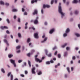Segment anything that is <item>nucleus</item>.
I'll use <instances>...</instances> for the list:
<instances>
[{
  "label": "nucleus",
  "instance_id": "nucleus-1",
  "mask_svg": "<svg viewBox=\"0 0 80 80\" xmlns=\"http://www.w3.org/2000/svg\"><path fill=\"white\" fill-rule=\"evenodd\" d=\"M61 3H59V6H58V12L60 13L61 15V17L62 18L63 16H64V13L62 12V8L61 6Z\"/></svg>",
  "mask_w": 80,
  "mask_h": 80
},
{
  "label": "nucleus",
  "instance_id": "nucleus-2",
  "mask_svg": "<svg viewBox=\"0 0 80 80\" xmlns=\"http://www.w3.org/2000/svg\"><path fill=\"white\" fill-rule=\"evenodd\" d=\"M38 57V55L37 54L35 55L34 56L35 57V60L36 62H38L39 63H41L42 62V60L41 59V60H40L39 59H38V58H37Z\"/></svg>",
  "mask_w": 80,
  "mask_h": 80
},
{
  "label": "nucleus",
  "instance_id": "nucleus-3",
  "mask_svg": "<svg viewBox=\"0 0 80 80\" xmlns=\"http://www.w3.org/2000/svg\"><path fill=\"white\" fill-rule=\"evenodd\" d=\"M45 54L46 55H47V56L48 57H51L52 56V54L51 53H50L49 54H48V50L47 49H45Z\"/></svg>",
  "mask_w": 80,
  "mask_h": 80
},
{
  "label": "nucleus",
  "instance_id": "nucleus-4",
  "mask_svg": "<svg viewBox=\"0 0 80 80\" xmlns=\"http://www.w3.org/2000/svg\"><path fill=\"white\" fill-rule=\"evenodd\" d=\"M10 61L11 62V63L14 65V67H16L15 60H13V59H10Z\"/></svg>",
  "mask_w": 80,
  "mask_h": 80
},
{
  "label": "nucleus",
  "instance_id": "nucleus-5",
  "mask_svg": "<svg viewBox=\"0 0 80 80\" xmlns=\"http://www.w3.org/2000/svg\"><path fill=\"white\" fill-rule=\"evenodd\" d=\"M36 70V68L35 67H33L32 68V69L31 70V72H32V74H35L36 73V72L35 70Z\"/></svg>",
  "mask_w": 80,
  "mask_h": 80
},
{
  "label": "nucleus",
  "instance_id": "nucleus-6",
  "mask_svg": "<svg viewBox=\"0 0 80 80\" xmlns=\"http://www.w3.org/2000/svg\"><path fill=\"white\" fill-rule=\"evenodd\" d=\"M38 13V10L36 9H35L34 10V12H32V15H37Z\"/></svg>",
  "mask_w": 80,
  "mask_h": 80
},
{
  "label": "nucleus",
  "instance_id": "nucleus-7",
  "mask_svg": "<svg viewBox=\"0 0 80 80\" xmlns=\"http://www.w3.org/2000/svg\"><path fill=\"white\" fill-rule=\"evenodd\" d=\"M50 6L48 5L43 4V8H50Z\"/></svg>",
  "mask_w": 80,
  "mask_h": 80
},
{
  "label": "nucleus",
  "instance_id": "nucleus-8",
  "mask_svg": "<svg viewBox=\"0 0 80 80\" xmlns=\"http://www.w3.org/2000/svg\"><path fill=\"white\" fill-rule=\"evenodd\" d=\"M34 36L35 38H38V33H34Z\"/></svg>",
  "mask_w": 80,
  "mask_h": 80
},
{
  "label": "nucleus",
  "instance_id": "nucleus-9",
  "mask_svg": "<svg viewBox=\"0 0 80 80\" xmlns=\"http://www.w3.org/2000/svg\"><path fill=\"white\" fill-rule=\"evenodd\" d=\"M1 28L2 30H3L4 29H8V27L6 26H4L3 27L2 26L1 27Z\"/></svg>",
  "mask_w": 80,
  "mask_h": 80
},
{
  "label": "nucleus",
  "instance_id": "nucleus-10",
  "mask_svg": "<svg viewBox=\"0 0 80 80\" xmlns=\"http://www.w3.org/2000/svg\"><path fill=\"white\" fill-rule=\"evenodd\" d=\"M38 20H37V19H35L34 21V23L35 24H38Z\"/></svg>",
  "mask_w": 80,
  "mask_h": 80
},
{
  "label": "nucleus",
  "instance_id": "nucleus-11",
  "mask_svg": "<svg viewBox=\"0 0 80 80\" xmlns=\"http://www.w3.org/2000/svg\"><path fill=\"white\" fill-rule=\"evenodd\" d=\"M47 37H45L43 40L41 41V43H44L47 40Z\"/></svg>",
  "mask_w": 80,
  "mask_h": 80
},
{
  "label": "nucleus",
  "instance_id": "nucleus-12",
  "mask_svg": "<svg viewBox=\"0 0 80 80\" xmlns=\"http://www.w3.org/2000/svg\"><path fill=\"white\" fill-rule=\"evenodd\" d=\"M4 42L5 43H6V44H7V45L8 46L9 45V44L7 40L6 39H4Z\"/></svg>",
  "mask_w": 80,
  "mask_h": 80
},
{
  "label": "nucleus",
  "instance_id": "nucleus-13",
  "mask_svg": "<svg viewBox=\"0 0 80 80\" xmlns=\"http://www.w3.org/2000/svg\"><path fill=\"white\" fill-rule=\"evenodd\" d=\"M54 29H51L50 31H49V33L50 34H52L53 32H54Z\"/></svg>",
  "mask_w": 80,
  "mask_h": 80
},
{
  "label": "nucleus",
  "instance_id": "nucleus-14",
  "mask_svg": "<svg viewBox=\"0 0 80 80\" xmlns=\"http://www.w3.org/2000/svg\"><path fill=\"white\" fill-rule=\"evenodd\" d=\"M70 31V29L69 28H67L66 31L65 32L66 33H68Z\"/></svg>",
  "mask_w": 80,
  "mask_h": 80
},
{
  "label": "nucleus",
  "instance_id": "nucleus-15",
  "mask_svg": "<svg viewBox=\"0 0 80 80\" xmlns=\"http://www.w3.org/2000/svg\"><path fill=\"white\" fill-rule=\"evenodd\" d=\"M78 1L77 0H73V1L72 2V3H77L78 2Z\"/></svg>",
  "mask_w": 80,
  "mask_h": 80
},
{
  "label": "nucleus",
  "instance_id": "nucleus-16",
  "mask_svg": "<svg viewBox=\"0 0 80 80\" xmlns=\"http://www.w3.org/2000/svg\"><path fill=\"white\" fill-rule=\"evenodd\" d=\"M28 25V22H27L26 23V24H25V27H24V28H25V29H26L28 28V27L27 26V25Z\"/></svg>",
  "mask_w": 80,
  "mask_h": 80
},
{
  "label": "nucleus",
  "instance_id": "nucleus-17",
  "mask_svg": "<svg viewBox=\"0 0 80 80\" xmlns=\"http://www.w3.org/2000/svg\"><path fill=\"white\" fill-rule=\"evenodd\" d=\"M37 2V0H32V1H31V3L33 4L35 2Z\"/></svg>",
  "mask_w": 80,
  "mask_h": 80
},
{
  "label": "nucleus",
  "instance_id": "nucleus-18",
  "mask_svg": "<svg viewBox=\"0 0 80 80\" xmlns=\"http://www.w3.org/2000/svg\"><path fill=\"white\" fill-rule=\"evenodd\" d=\"M17 11L18 10L16 9H12V12H17Z\"/></svg>",
  "mask_w": 80,
  "mask_h": 80
},
{
  "label": "nucleus",
  "instance_id": "nucleus-19",
  "mask_svg": "<svg viewBox=\"0 0 80 80\" xmlns=\"http://www.w3.org/2000/svg\"><path fill=\"white\" fill-rule=\"evenodd\" d=\"M68 54V52H65L64 53V57H66Z\"/></svg>",
  "mask_w": 80,
  "mask_h": 80
},
{
  "label": "nucleus",
  "instance_id": "nucleus-20",
  "mask_svg": "<svg viewBox=\"0 0 80 80\" xmlns=\"http://www.w3.org/2000/svg\"><path fill=\"white\" fill-rule=\"evenodd\" d=\"M67 45V43H65L64 45H62V48H65V46H66Z\"/></svg>",
  "mask_w": 80,
  "mask_h": 80
},
{
  "label": "nucleus",
  "instance_id": "nucleus-21",
  "mask_svg": "<svg viewBox=\"0 0 80 80\" xmlns=\"http://www.w3.org/2000/svg\"><path fill=\"white\" fill-rule=\"evenodd\" d=\"M75 35L77 36V37H80V34L78 33H75Z\"/></svg>",
  "mask_w": 80,
  "mask_h": 80
},
{
  "label": "nucleus",
  "instance_id": "nucleus-22",
  "mask_svg": "<svg viewBox=\"0 0 80 80\" xmlns=\"http://www.w3.org/2000/svg\"><path fill=\"white\" fill-rule=\"evenodd\" d=\"M13 56L12 54H10L8 55V57H9V58H11Z\"/></svg>",
  "mask_w": 80,
  "mask_h": 80
},
{
  "label": "nucleus",
  "instance_id": "nucleus-23",
  "mask_svg": "<svg viewBox=\"0 0 80 80\" xmlns=\"http://www.w3.org/2000/svg\"><path fill=\"white\" fill-rule=\"evenodd\" d=\"M31 62L30 61H28V64H29V67H31Z\"/></svg>",
  "mask_w": 80,
  "mask_h": 80
},
{
  "label": "nucleus",
  "instance_id": "nucleus-24",
  "mask_svg": "<svg viewBox=\"0 0 80 80\" xmlns=\"http://www.w3.org/2000/svg\"><path fill=\"white\" fill-rule=\"evenodd\" d=\"M31 41L30 39V38H28V40H27V42L29 43Z\"/></svg>",
  "mask_w": 80,
  "mask_h": 80
},
{
  "label": "nucleus",
  "instance_id": "nucleus-25",
  "mask_svg": "<svg viewBox=\"0 0 80 80\" xmlns=\"http://www.w3.org/2000/svg\"><path fill=\"white\" fill-rule=\"evenodd\" d=\"M0 3L1 5H4V3L2 1H1L0 2Z\"/></svg>",
  "mask_w": 80,
  "mask_h": 80
},
{
  "label": "nucleus",
  "instance_id": "nucleus-26",
  "mask_svg": "<svg viewBox=\"0 0 80 80\" xmlns=\"http://www.w3.org/2000/svg\"><path fill=\"white\" fill-rule=\"evenodd\" d=\"M42 74V72L41 71H39L38 72V75H40Z\"/></svg>",
  "mask_w": 80,
  "mask_h": 80
},
{
  "label": "nucleus",
  "instance_id": "nucleus-27",
  "mask_svg": "<svg viewBox=\"0 0 80 80\" xmlns=\"http://www.w3.org/2000/svg\"><path fill=\"white\" fill-rule=\"evenodd\" d=\"M6 21H7V22H8V24H9L10 23V20L8 18H7V19H6Z\"/></svg>",
  "mask_w": 80,
  "mask_h": 80
},
{
  "label": "nucleus",
  "instance_id": "nucleus-28",
  "mask_svg": "<svg viewBox=\"0 0 80 80\" xmlns=\"http://www.w3.org/2000/svg\"><path fill=\"white\" fill-rule=\"evenodd\" d=\"M46 64L49 65L50 64V61H47L46 62Z\"/></svg>",
  "mask_w": 80,
  "mask_h": 80
},
{
  "label": "nucleus",
  "instance_id": "nucleus-29",
  "mask_svg": "<svg viewBox=\"0 0 80 80\" xmlns=\"http://www.w3.org/2000/svg\"><path fill=\"white\" fill-rule=\"evenodd\" d=\"M13 76L12 74H11V80H13Z\"/></svg>",
  "mask_w": 80,
  "mask_h": 80
},
{
  "label": "nucleus",
  "instance_id": "nucleus-30",
  "mask_svg": "<svg viewBox=\"0 0 80 80\" xmlns=\"http://www.w3.org/2000/svg\"><path fill=\"white\" fill-rule=\"evenodd\" d=\"M11 73H12V72H9L8 74V77H9L10 76V75H11Z\"/></svg>",
  "mask_w": 80,
  "mask_h": 80
},
{
  "label": "nucleus",
  "instance_id": "nucleus-31",
  "mask_svg": "<svg viewBox=\"0 0 80 80\" xmlns=\"http://www.w3.org/2000/svg\"><path fill=\"white\" fill-rule=\"evenodd\" d=\"M67 69L69 73L70 72V68H67Z\"/></svg>",
  "mask_w": 80,
  "mask_h": 80
},
{
  "label": "nucleus",
  "instance_id": "nucleus-32",
  "mask_svg": "<svg viewBox=\"0 0 80 80\" xmlns=\"http://www.w3.org/2000/svg\"><path fill=\"white\" fill-rule=\"evenodd\" d=\"M20 48H21L20 46H18L16 47V49H19Z\"/></svg>",
  "mask_w": 80,
  "mask_h": 80
},
{
  "label": "nucleus",
  "instance_id": "nucleus-33",
  "mask_svg": "<svg viewBox=\"0 0 80 80\" xmlns=\"http://www.w3.org/2000/svg\"><path fill=\"white\" fill-rule=\"evenodd\" d=\"M57 48L56 46H55L52 49L53 50H55L57 49Z\"/></svg>",
  "mask_w": 80,
  "mask_h": 80
},
{
  "label": "nucleus",
  "instance_id": "nucleus-34",
  "mask_svg": "<svg viewBox=\"0 0 80 80\" xmlns=\"http://www.w3.org/2000/svg\"><path fill=\"white\" fill-rule=\"evenodd\" d=\"M75 13V14H78V11L77 10H76Z\"/></svg>",
  "mask_w": 80,
  "mask_h": 80
},
{
  "label": "nucleus",
  "instance_id": "nucleus-35",
  "mask_svg": "<svg viewBox=\"0 0 80 80\" xmlns=\"http://www.w3.org/2000/svg\"><path fill=\"white\" fill-rule=\"evenodd\" d=\"M1 71L2 72H3V73H5V71L4 69H3V68H2V69Z\"/></svg>",
  "mask_w": 80,
  "mask_h": 80
},
{
  "label": "nucleus",
  "instance_id": "nucleus-36",
  "mask_svg": "<svg viewBox=\"0 0 80 80\" xmlns=\"http://www.w3.org/2000/svg\"><path fill=\"white\" fill-rule=\"evenodd\" d=\"M67 36V33H64L63 34V36L64 37H66V36Z\"/></svg>",
  "mask_w": 80,
  "mask_h": 80
},
{
  "label": "nucleus",
  "instance_id": "nucleus-37",
  "mask_svg": "<svg viewBox=\"0 0 80 80\" xmlns=\"http://www.w3.org/2000/svg\"><path fill=\"white\" fill-rule=\"evenodd\" d=\"M18 37L19 38H20L21 36V34L20 33H18Z\"/></svg>",
  "mask_w": 80,
  "mask_h": 80
},
{
  "label": "nucleus",
  "instance_id": "nucleus-38",
  "mask_svg": "<svg viewBox=\"0 0 80 80\" xmlns=\"http://www.w3.org/2000/svg\"><path fill=\"white\" fill-rule=\"evenodd\" d=\"M72 59L73 60H75L76 59V57L75 56H72Z\"/></svg>",
  "mask_w": 80,
  "mask_h": 80
},
{
  "label": "nucleus",
  "instance_id": "nucleus-39",
  "mask_svg": "<svg viewBox=\"0 0 80 80\" xmlns=\"http://www.w3.org/2000/svg\"><path fill=\"white\" fill-rule=\"evenodd\" d=\"M54 2V0H52L51 2V4L52 5Z\"/></svg>",
  "mask_w": 80,
  "mask_h": 80
},
{
  "label": "nucleus",
  "instance_id": "nucleus-40",
  "mask_svg": "<svg viewBox=\"0 0 80 80\" xmlns=\"http://www.w3.org/2000/svg\"><path fill=\"white\" fill-rule=\"evenodd\" d=\"M58 53V52L57 51H56L54 53V55H56Z\"/></svg>",
  "mask_w": 80,
  "mask_h": 80
},
{
  "label": "nucleus",
  "instance_id": "nucleus-41",
  "mask_svg": "<svg viewBox=\"0 0 80 80\" xmlns=\"http://www.w3.org/2000/svg\"><path fill=\"white\" fill-rule=\"evenodd\" d=\"M22 62V60H19V61H18V62H19V63H20L21 62Z\"/></svg>",
  "mask_w": 80,
  "mask_h": 80
},
{
  "label": "nucleus",
  "instance_id": "nucleus-42",
  "mask_svg": "<svg viewBox=\"0 0 80 80\" xmlns=\"http://www.w3.org/2000/svg\"><path fill=\"white\" fill-rule=\"evenodd\" d=\"M27 56L29 57H30V53H28L27 54Z\"/></svg>",
  "mask_w": 80,
  "mask_h": 80
},
{
  "label": "nucleus",
  "instance_id": "nucleus-43",
  "mask_svg": "<svg viewBox=\"0 0 80 80\" xmlns=\"http://www.w3.org/2000/svg\"><path fill=\"white\" fill-rule=\"evenodd\" d=\"M58 58H61V55L60 54H58Z\"/></svg>",
  "mask_w": 80,
  "mask_h": 80
},
{
  "label": "nucleus",
  "instance_id": "nucleus-44",
  "mask_svg": "<svg viewBox=\"0 0 80 80\" xmlns=\"http://www.w3.org/2000/svg\"><path fill=\"white\" fill-rule=\"evenodd\" d=\"M6 33H7V34H10V32L8 30H6Z\"/></svg>",
  "mask_w": 80,
  "mask_h": 80
},
{
  "label": "nucleus",
  "instance_id": "nucleus-45",
  "mask_svg": "<svg viewBox=\"0 0 80 80\" xmlns=\"http://www.w3.org/2000/svg\"><path fill=\"white\" fill-rule=\"evenodd\" d=\"M20 76H21V77H24L25 76L24 75V74H20Z\"/></svg>",
  "mask_w": 80,
  "mask_h": 80
},
{
  "label": "nucleus",
  "instance_id": "nucleus-46",
  "mask_svg": "<svg viewBox=\"0 0 80 80\" xmlns=\"http://www.w3.org/2000/svg\"><path fill=\"white\" fill-rule=\"evenodd\" d=\"M66 49L67 50H68L70 49V48L69 47H67Z\"/></svg>",
  "mask_w": 80,
  "mask_h": 80
},
{
  "label": "nucleus",
  "instance_id": "nucleus-47",
  "mask_svg": "<svg viewBox=\"0 0 80 80\" xmlns=\"http://www.w3.org/2000/svg\"><path fill=\"white\" fill-rule=\"evenodd\" d=\"M24 73H25V74H27L28 73V72L27 71H24Z\"/></svg>",
  "mask_w": 80,
  "mask_h": 80
},
{
  "label": "nucleus",
  "instance_id": "nucleus-48",
  "mask_svg": "<svg viewBox=\"0 0 80 80\" xmlns=\"http://www.w3.org/2000/svg\"><path fill=\"white\" fill-rule=\"evenodd\" d=\"M75 49L76 51H78L79 49V48L78 47H76Z\"/></svg>",
  "mask_w": 80,
  "mask_h": 80
},
{
  "label": "nucleus",
  "instance_id": "nucleus-49",
  "mask_svg": "<svg viewBox=\"0 0 80 80\" xmlns=\"http://www.w3.org/2000/svg\"><path fill=\"white\" fill-rule=\"evenodd\" d=\"M41 13L42 14H43V9H42L41 10Z\"/></svg>",
  "mask_w": 80,
  "mask_h": 80
},
{
  "label": "nucleus",
  "instance_id": "nucleus-50",
  "mask_svg": "<svg viewBox=\"0 0 80 80\" xmlns=\"http://www.w3.org/2000/svg\"><path fill=\"white\" fill-rule=\"evenodd\" d=\"M5 5L7 6H8L9 5V3H6Z\"/></svg>",
  "mask_w": 80,
  "mask_h": 80
},
{
  "label": "nucleus",
  "instance_id": "nucleus-51",
  "mask_svg": "<svg viewBox=\"0 0 80 80\" xmlns=\"http://www.w3.org/2000/svg\"><path fill=\"white\" fill-rule=\"evenodd\" d=\"M31 51L32 52H35V50L34 49H32L31 50Z\"/></svg>",
  "mask_w": 80,
  "mask_h": 80
},
{
  "label": "nucleus",
  "instance_id": "nucleus-52",
  "mask_svg": "<svg viewBox=\"0 0 80 80\" xmlns=\"http://www.w3.org/2000/svg\"><path fill=\"white\" fill-rule=\"evenodd\" d=\"M18 22H20V18H18Z\"/></svg>",
  "mask_w": 80,
  "mask_h": 80
},
{
  "label": "nucleus",
  "instance_id": "nucleus-53",
  "mask_svg": "<svg viewBox=\"0 0 80 80\" xmlns=\"http://www.w3.org/2000/svg\"><path fill=\"white\" fill-rule=\"evenodd\" d=\"M73 69H74L73 68H72V67L71 68V71H73Z\"/></svg>",
  "mask_w": 80,
  "mask_h": 80
},
{
  "label": "nucleus",
  "instance_id": "nucleus-54",
  "mask_svg": "<svg viewBox=\"0 0 80 80\" xmlns=\"http://www.w3.org/2000/svg\"><path fill=\"white\" fill-rule=\"evenodd\" d=\"M16 18H17V16L16 15H14V19H16Z\"/></svg>",
  "mask_w": 80,
  "mask_h": 80
},
{
  "label": "nucleus",
  "instance_id": "nucleus-55",
  "mask_svg": "<svg viewBox=\"0 0 80 80\" xmlns=\"http://www.w3.org/2000/svg\"><path fill=\"white\" fill-rule=\"evenodd\" d=\"M25 11V9L23 8H22V11L24 12Z\"/></svg>",
  "mask_w": 80,
  "mask_h": 80
},
{
  "label": "nucleus",
  "instance_id": "nucleus-56",
  "mask_svg": "<svg viewBox=\"0 0 80 80\" xmlns=\"http://www.w3.org/2000/svg\"><path fill=\"white\" fill-rule=\"evenodd\" d=\"M50 62L51 63H53L54 62V61H52V60H51L50 61Z\"/></svg>",
  "mask_w": 80,
  "mask_h": 80
},
{
  "label": "nucleus",
  "instance_id": "nucleus-57",
  "mask_svg": "<svg viewBox=\"0 0 80 80\" xmlns=\"http://www.w3.org/2000/svg\"><path fill=\"white\" fill-rule=\"evenodd\" d=\"M32 30H35V28H34L33 27H32Z\"/></svg>",
  "mask_w": 80,
  "mask_h": 80
},
{
  "label": "nucleus",
  "instance_id": "nucleus-58",
  "mask_svg": "<svg viewBox=\"0 0 80 80\" xmlns=\"http://www.w3.org/2000/svg\"><path fill=\"white\" fill-rule=\"evenodd\" d=\"M16 42L17 43L18 42V39L16 40Z\"/></svg>",
  "mask_w": 80,
  "mask_h": 80
},
{
  "label": "nucleus",
  "instance_id": "nucleus-59",
  "mask_svg": "<svg viewBox=\"0 0 80 80\" xmlns=\"http://www.w3.org/2000/svg\"><path fill=\"white\" fill-rule=\"evenodd\" d=\"M28 13L26 12H24V15H27Z\"/></svg>",
  "mask_w": 80,
  "mask_h": 80
},
{
  "label": "nucleus",
  "instance_id": "nucleus-60",
  "mask_svg": "<svg viewBox=\"0 0 80 80\" xmlns=\"http://www.w3.org/2000/svg\"><path fill=\"white\" fill-rule=\"evenodd\" d=\"M78 28L79 29H80V24H78Z\"/></svg>",
  "mask_w": 80,
  "mask_h": 80
},
{
  "label": "nucleus",
  "instance_id": "nucleus-61",
  "mask_svg": "<svg viewBox=\"0 0 80 80\" xmlns=\"http://www.w3.org/2000/svg\"><path fill=\"white\" fill-rule=\"evenodd\" d=\"M67 74H65L64 77L65 78H67Z\"/></svg>",
  "mask_w": 80,
  "mask_h": 80
},
{
  "label": "nucleus",
  "instance_id": "nucleus-62",
  "mask_svg": "<svg viewBox=\"0 0 80 80\" xmlns=\"http://www.w3.org/2000/svg\"><path fill=\"white\" fill-rule=\"evenodd\" d=\"M20 51H21L20 50H19L17 51V53H19V52H20Z\"/></svg>",
  "mask_w": 80,
  "mask_h": 80
},
{
  "label": "nucleus",
  "instance_id": "nucleus-63",
  "mask_svg": "<svg viewBox=\"0 0 80 80\" xmlns=\"http://www.w3.org/2000/svg\"><path fill=\"white\" fill-rule=\"evenodd\" d=\"M32 44V42H30L29 43V46H30Z\"/></svg>",
  "mask_w": 80,
  "mask_h": 80
},
{
  "label": "nucleus",
  "instance_id": "nucleus-64",
  "mask_svg": "<svg viewBox=\"0 0 80 80\" xmlns=\"http://www.w3.org/2000/svg\"><path fill=\"white\" fill-rule=\"evenodd\" d=\"M24 66H26V63L24 62Z\"/></svg>",
  "mask_w": 80,
  "mask_h": 80
}]
</instances>
